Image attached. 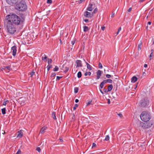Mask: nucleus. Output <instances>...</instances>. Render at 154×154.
Masks as SVG:
<instances>
[{
  "label": "nucleus",
  "mask_w": 154,
  "mask_h": 154,
  "mask_svg": "<svg viewBox=\"0 0 154 154\" xmlns=\"http://www.w3.org/2000/svg\"><path fill=\"white\" fill-rule=\"evenodd\" d=\"M5 20L16 26L22 24L23 21L19 17L14 14L7 15Z\"/></svg>",
  "instance_id": "f257e3e1"
},
{
  "label": "nucleus",
  "mask_w": 154,
  "mask_h": 154,
  "mask_svg": "<svg viewBox=\"0 0 154 154\" xmlns=\"http://www.w3.org/2000/svg\"><path fill=\"white\" fill-rule=\"evenodd\" d=\"M5 23H6V26L8 32L11 34H14L16 32V28L15 26L5 20Z\"/></svg>",
  "instance_id": "f03ea898"
},
{
  "label": "nucleus",
  "mask_w": 154,
  "mask_h": 154,
  "mask_svg": "<svg viewBox=\"0 0 154 154\" xmlns=\"http://www.w3.org/2000/svg\"><path fill=\"white\" fill-rule=\"evenodd\" d=\"M140 117L142 121L145 122L149 121L151 118V116L149 112L147 111H144L141 113Z\"/></svg>",
  "instance_id": "7ed1b4c3"
},
{
  "label": "nucleus",
  "mask_w": 154,
  "mask_h": 154,
  "mask_svg": "<svg viewBox=\"0 0 154 154\" xmlns=\"http://www.w3.org/2000/svg\"><path fill=\"white\" fill-rule=\"evenodd\" d=\"M153 122L152 121H146V122H143L140 121L139 122V126L143 129H147L151 127L153 125Z\"/></svg>",
  "instance_id": "20e7f679"
},
{
  "label": "nucleus",
  "mask_w": 154,
  "mask_h": 154,
  "mask_svg": "<svg viewBox=\"0 0 154 154\" xmlns=\"http://www.w3.org/2000/svg\"><path fill=\"white\" fill-rule=\"evenodd\" d=\"M27 6L24 1H21L16 5L17 9L20 11H24L27 9Z\"/></svg>",
  "instance_id": "39448f33"
},
{
  "label": "nucleus",
  "mask_w": 154,
  "mask_h": 154,
  "mask_svg": "<svg viewBox=\"0 0 154 154\" xmlns=\"http://www.w3.org/2000/svg\"><path fill=\"white\" fill-rule=\"evenodd\" d=\"M149 101L147 98L141 99L140 101L139 105L141 107H146L148 106L149 104Z\"/></svg>",
  "instance_id": "423d86ee"
},
{
  "label": "nucleus",
  "mask_w": 154,
  "mask_h": 154,
  "mask_svg": "<svg viewBox=\"0 0 154 154\" xmlns=\"http://www.w3.org/2000/svg\"><path fill=\"white\" fill-rule=\"evenodd\" d=\"M84 15L86 17H91L93 15V13H91L88 11H86L84 13Z\"/></svg>",
  "instance_id": "0eeeda50"
},
{
  "label": "nucleus",
  "mask_w": 154,
  "mask_h": 154,
  "mask_svg": "<svg viewBox=\"0 0 154 154\" xmlns=\"http://www.w3.org/2000/svg\"><path fill=\"white\" fill-rule=\"evenodd\" d=\"M18 0H6L7 2L9 5H12L17 2Z\"/></svg>",
  "instance_id": "6e6552de"
},
{
  "label": "nucleus",
  "mask_w": 154,
  "mask_h": 154,
  "mask_svg": "<svg viewBox=\"0 0 154 154\" xmlns=\"http://www.w3.org/2000/svg\"><path fill=\"white\" fill-rule=\"evenodd\" d=\"M11 50L12 51V55L14 56H15L16 54L17 47L14 45L11 48Z\"/></svg>",
  "instance_id": "1a4fd4ad"
},
{
  "label": "nucleus",
  "mask_w": 154,
  "mask_h": 154,
  "mask_svg": "<svg viewBox=\"0 0 154 154\" xmlns=\"http://www.w3.org/2000/svg\"><path fill=\"white\" fill-rule=\"evenodd\" d=\"M102 72V71L100 70H98L97 71L96 73L97 75L96 79H98L100 78Z\"/></svg>",
  "instance_id": "9d476101"
},
{
  "label": "nucleus",
  "mask_w": 154,
  "mask_h": 154,
  "mask_svg": "<svg viewBox=\"0 0 154 154\" xmlns=\"http://www.w3.org/2000/svg\"><path fill=\"white\" fill-rule=\"evenodd\" d=\"M76 63L77 64L76 67H82V61L79 60H77L76 61Z\"/></svg>",
  "instance_id": "9b49d317"
},
{
  "label": "nucleus",
  "mask_w": 154,
  "mask_h": 154,
  "mask_svg": "<svg viewBox=\"0 0 154 154\" xmlns=\"http://www.w3.org/2000/svg\"><path fill=\"white\" fill-rule=\"evenodd\" d=\"M47 127L45 126L42 127L40 131V133L42 134L45 132V131Z\"/></svg>",
  "instance_id": "f8f14e48"
},
{
  "label": "nucleus",
  "mask_w": 154,
  "mask_h": 154,
  "mask_svg": "<svg viewBox=\"0 0 154 154\" xmlns=\"http://www.w3.org/2000/svg\"><path fill=\"white\" fill-rule=\"evenodd\" d=\"M23 136V133L21 130H20L18 131V134L17 136V137L21 138Z\"/></svg>",
  "instance_id": "ddd939ff"
},
{
  "label": "nucleus",
  "mask_w": 154,
  "mask_h": 154,
  "mask_svg": "<svg viewBox=\"0 0 154 154\" xmlns=\"http://www.w3.org/2000/svg\"><path fill=\"white\" fill-rule=\"evenodd\" d=\"M138 79L136 76H134L131 79V82L132 83H135L137 81Z\"/></svg>",
  "instance_id": "4468645a"
},
{
  "label": "nucleus",
  "mask_w": 154,
  "mask_h": 154,
  "mask_svg": "<svg viewBox=\"0 0 154 154\" xmlns=\"http://www.w3.org/2000/svg\"><path fill=\"white\" fill-rule=\"evenodd\" d=\"M92 4H90L89 5V7L87 8V10L89 11H91L93 9L92 8Z\"/></svg>",
  "instance_id": "2eb2a0df"
},
{
  "label": "nucleus",
  "mask_w": 154,
  "mask_h": 154,
  "mask_svg": "<svg viewBox=\"0 0 154 154\" xmlns=\"http://www.w3.org/2000/svg\"><path fill=\"white\" fill-rule=\"evenodd\" d=\"M113 88V86L112 84L109 85L108 86L107 88L108 91H110L112 90Z\"/></svg>",
  "instance_id": "dca6fc26"
},
{
  "label": "nucleus",
  "mask_w": 154,
  "mask_h": 154,
  "mask_svg": "<svg viewBox=\"0 0 154 154\" xmlns=\"http://www.w3.org/2000/svg\"><path fill=\"white\" fill-rule=\"evenodd\" d=\"M85 63L86 64L87 66V68L88 69H89L90 70H92V67L87 62L85 61Z\"/></svg>",
  "instance_id": "f3484780"
},
{
  "label": "nucleus",
  "mask_w": 154,
  "mask_h": 154,
  "mask_svg": "<svg viewBox=\"0 0 154 154\" xmlns=\"http://www.w3.org/2000/svg\"><path fill=\"white\" fill-rule=\"evenodd\" d=\"M52 117L53 119L54 120H57V118H56V112H52Z\"/></svg>",
  "instance_id": "a211bd4d"
},
{
  "label": "nucleus",
  "mask_w": 154,
  "mask_h": 154,
  "mask_svg": "<svg viewBox=\"0 0 154 154\" xmlns=\"http://www.w3.org/2000/svg\"><path fill=\"white\" fill-rule=\"evenodd\" d=\"M2 69L4 70H5L7 69L9 70H10L11 69V68L10 66H4L2 68Z\"/></svg>",
  "instance_id": "6ab92c4d"
},
{
  "label": "nucleus",
  "mask_w": 154,
  "mask_h": 154,
  "mask_svg": "<svg viewBox=\"0 0 154 154\" xmlns=\"http://www.w3.org/2000/svg\"><path fill=\"white\" fill-rule=\"evenodd\" d=\"M83 28H84V31L85 32H86L89 30V28L87 26H84Z\"/></svg>",
  "instance_id": "aec40b11"
},
{
  "label": "nucleus",
  "mask_w": 154,
  "mask_h": 154,
  "mask_svg": "<svg viewBox=\"0 0 154 154\" xmlns=\"http://www.w3.org/2000/svg\"><path fill=\"white\" fill-rule=\"evenodd\" d=\"M6 109L5 108H3L2 109V114L3 115L5 114L6 113Z\"/></svg>",
  "instance_id": "412c9836"
},
{
  "label": "nucleus",
  "mask_w": 154,
  "mask_h": 154,
  "mask_svg": "<svg viewBox=\"0 0 154 154\" xmlns=\"http://www.w3.org/2000/svg\"><path fill=\"white\" fill-rule=\"evenodd\" d=\"M82 76V73L80 71L78 72L77 73V77L78 78H79Z\"/></svg>",
  "instance_id": "4be33fe9"
},
{
  "label": "nucleus",
  "mask_w": 154,
  "mask_h": 154,
  "mask_svg": "<svg viewBox=\"0 0 154 154\" xmlns=\"http://www.w3.org/2000/svg\"><path fill=\"white\" fill-rule=\"evenodd\" d=\"M91 73L90 72H86L85 74V75L86 76H87V75L90 76L91 75Z\"/></svg>",
  "instance_id": "5701e85b"
},
{
  "label": "nucleus",
  "mask_w": 154,
  "mask_h": 154,
  "mask_svg": "<svg viewBox=\"0 0 154 154\" xmlns=\"http://www.w3.org/2000/svg\"><path fill=\"white\" fill-rule=\"evenodd\" d=\"M79 88L77 87H75L74 88V92L75 93H77L78 91Z\"/></svg>",
  "instance_id": "b1692460"
},
{
  "label": "nucleus",
  "mask_w": 154,
  "mask_h": 154,
  "mask_svg": "<svg viewBox=\"0 0 154 154\" xmlns=\"http://www.w3.org/2000/svg\"><path fill=\"white\" fill-rule=\"evenodd\" d=\"M129 46H130V43H129L128 44L127 46L124 48V50L125 51H126L129 48Z\"/></svg>",
  "instance_id": "393cba45"
},
{
  "label": "nucleus",
  "mask_w": 154,
  "mask_h": 154,
  "mask_svg": "<svg viewBox=\"0 0 154 154\" xmlns=\"http://www.w3.org/2000/svg\"><path fill=\"white\" fill-rule=\"evenodd\" d=\"M58 69H59V68H58V67L57 66H56L55 67V68L54 69V71H57L58 70Z\"/></svg>",
  "instance_id": "a878e982"
},
{
  "label": "nucleus",
  "mask_w": 154,
  "mask_h": 154,
  "mask_svg": "<svg viewBox=\"0 0 154 154\" xmlns=\"http://www.w3.org/2000/svg\"><path fill=\"white\" fill-rule=\"evenodd\" d=\"M52 67V65H48L47 66V70L48 71H49V70H50V68H51Z\"/></svg>",
  "instance_id": "bb28decb"
},
{
  "label": "nucleus",
  "mask_w": 154,
  "mask_h": 154,
  "mask_svg": "<svg viewBox=\"0 0 154 154\" xmlns=\"http://www.w3.org/2000/svg\"><path fill=\"white\" fill-rule=\"evenodd\" d=\"M69 69V67H65V69L63 70V72H67Z\"/></svg>",
  "instance_id": "cd10ccee"
},
{
  "label": "nucleus",
  "mask_w": 154,
  "mask_h": 154,
  "mask_svg": "<svg viewBox=\"0 0 154 154\" xmlns=\"http://www.w3.org/2000/svg\"><path fill=\"white\" fill-rule=\"evenodd\" d=\"M104 84L102 82H101L100 84V85L99 86L100 88H103L104 86Z\"/></svg>",
  "instance_id": "c85d7f7f"
},
{
  "label": "nucleus",
  "mask_w": 154,
  "mask_h": 154,
  "mask_svg": "<svg viewBox=\"0 0 154 154\" xmlns=\"http://www.w3.org/2000/svg\"><path fill=\"white\" fill-rule=\"evenodd\" d=\"M78 105L77 104H75L74 106V107H73V110H75L76 108L78 107Z\"/></svg>",
  "instance_id": "c756f323"
},
{
  "label": "nucleus",
  "mask_w": 154,
  "mask_h": 154,
  "mask_svg": "<svg viewBox=\"0 0 154 154\" xmlns=\"http://www.w3.org/2000/svg\"><path fill=\"white\" fill-rule=\"evenodd\" d=\"M106 81H107V82L111 83L112 82V80L111 79H107L106 80Z\"/></svg>",
  "instance_id": "7c9ffc66"
},
{
  "label": "nucleus",
  "mask_w": 154,
  "mask_h": 154,
  "mask_svg": "<svg viewBox=\"0 0 154 154\" xmlns=\"http://www.w3.org/2000/svg\"><path fill=\"white\" fill-rule=\"evenodd\" d=\"M98 67L99 68H102L103 67L102 65L100 62H99L98 63Z\"/></svg>",
  "instance_id": "2f4dec72"
},
{
  "label": "nucleus",
  "mask_w": 154,
  "mask_h": 154,
  "mask_svg": "<svg viewBox=\"0 0 154 154\" xmlns=\"http://www.w3.org/2000/svg\"><path fill=\"white\" fill-rule=\"evenodd\" d=\"M109 137L108 135H106L105 138V140L106 141H108L109 140Z\"/></svg>",
  "instance_id": "473e14b6"
},
{
  "label": "nucleus",
  "mask_w": 154,
  "mask_h": 154,
  "mask_svg": "<svg viewBox=\"0 0 154 154\" xmlns=\"http://www.w3.org/2000/svg\"><path fill=\"white\" fill-rule=\"evenodd\" d=\"M52 63V60L51 59H48V65H50V64Z\"/></svg>",
  "instance_id": "72a5a7b5"
},
{
  "label": "nucleus",
  "mask_w": 154,
  "mask_h": 154,
  "mask_svg": "<svg viewBox=\"0 0 154 154\" xmlns=\"http://www.w3.org/2000/svg\"><path fill=\"white\" fill-rule=\"evenodd\" d=\"M153 57V53H152V52L150 54L149 56V60H150L151 59V57Z\"/></svg>",
  "instance_id": "f704fd0d"
},
{
  "label": "nucleus",
  "mask_w": 154,
  "mask_h": 154,
  "mask_svg": "<svg viewBox=\"0 0 154 154\" xmlns=\"http://www.w3.org/2000/svg\"><path fill=\"white\" fill-rule=\"evenodd\" d=\"M97 11H98V9H97V8H95L93 12H92V13H93H93L96 14L97 12Z\"/></svg>",
  "instance_id": "c9c22d12"
},
{
  "label": "nucleus",
  "mask_w": 154,
  "mask_h": 154,
  "mask_svg": "<svg viewBox=\"0 0 154 154\" xmlns=\"http://www.w3.org/2000/svg\"><path fill=\"white\" fill-rule=\"evenodd\" d=\"M36 150L39 152H40L41 151V149L40 147H37L36 148Z\"/></svg>",
  "instance_id": "e433bc0d"
},
{
  "label": "nucleus",
  "mask_w": 154,
  "mask_h": 154,
  "mask_svg": "<svg viewBox=\"0 0 154 154\" xmlns=\"http://www.w3.org/2000/svg\"><path fill=\"white\" fill-rule=\"evenodd\" d=\"M52 0H47V3L48 4H51L52 3Z\"/></svg>",
  "instance_id": "4c0bfd02"
},
{
  "label": "nucleus",
  "mask_w": 154,
  "mask_h": 154,
  "mask_svg": "<svg viewBox=\"0 0 154 154\" xmlns=\"http://www.w3.org/2000/svg\"><path fill=\"white\" fill-rule=\"evenodd\" d=\"M35 73V72L33 70L31 72L30 75H31V76L32 77L33 75Z\"/></svg>",
  "instance_id": "58836bf2"
},
{
  "label": "nucleus",
  "mask_w": 154,
  "mask_h": 154,
  "mask_svg": "<svg viewBox=\"0 0 154 154\" xmlns=\"http://www.w3.org/2000/svg\"><path fill=\"white\" fill-rule=\"evenodd\" d=\"M141 43L138 45V50H140L141 49Z\"/></svg>",
  "instance_id": "ea45409f"
},
{
  "label": "nucleus",
  "mask_w": 154,
  "mask_h": 154,
  "mask_svg": "<svg viewBox=\"0 0 154 154\" xmlns=\"http://www.w3.org/2000/svg\"><path fill=\"white\" fill-rule=\"evenodd\" d=\"M56 75V74L55 73H52L51 75V77H55Z\"/></svg>",
  "instance_id": "a19ab883"
},
{
  "label": "nucleus",
  "mask_w": 154,
  "mask_h": 154,
  "mask_svg": "<svg viewBox=\"0 0 154 154\" xmlns=\"http://www.w3.org/2000/svg\"><path fill=\"white\" fill-rule=\"evenodd\" d=\"M45 55V57H43L42 58V60H46L47 58V57L45 55Z\"/></svg>",
  "instance_id": "79ce46f5"
},
{
  "label": "nucleus",
  "mask_w": 154,
  "mask_h": 154,
  "mask_svg": "<svg viewBox=\"0 0 154 154\" xmlns=\"http://www.w3.org/2000/svg\"><path fill=\"white\" fill-rule=\"evenodd\" d=\"M21 151L20 149H19L16 154H21Z\"/></svg>",
  "instance_id": "37998d69"
},
{
  "label": "nucleus",
  "mask_w": 154,
  "mask_h": 154,
  "mask_svg": "<svg viewBox=\"0 0 154 154\" xmlns=\"http://www.w3.org/2000/svg\"><path fill=\"white\" fill-rule=\"evenodd\" d=\"M106 77L108 78H109L111 76V75H109V74H106Z\"/></svg>",
  "instance_id": "c03bdc74"
},
{
  "label": "nucleus",
  "mask_w": 154,
  "mask_h": 154,
  "mask_svg": "<svg viewBox=\"0 0 154 154\" xmlns=\"http://www.w3.org/2000/svg\"><path fill=\"white\" fill-rule=\"evenodd\" d=\"M103 90H104V92L105 93H107L109 92V91H108V89H107L104 88Z\"/></svg>",
  "instance_id": "a18cd8bd"
},
{
  "label": "nucleus",
  "mask_w": 154,
  "mask_h": 154,
  "mask_svg": "<svg viewBox=\"0 0 154 154\" xmlns=\"http://www.w3.org/2000/svg\"><path fill=\"white\" fill-rule=\"evenodd\" d=\"M114 14H115V13L114 12V11H112V14H111V17L112 18L114 17Z\"/></svg>",
  "instance_id": "49530a36"
},
{
  "label": "nucleus",
  "mask_w": 154,
  "mask_h": 154,
  "mask_svg": "<svg viewBox=\"0 0 154 154\" xmlns=\"http://www.w3.org/2000/svg\"><path fill=\"white\" fill-rule=\"evenodd\" d=\"M62 76H57V80H59L61 78H62Z\"/></svg>",
  "instance_id": "de8ad7c7"
},
{
  "label": "nucleus",
  "mask_w": 154,
  "mask_h": 154,
  "mask_svg": "<svg viewBox=\"0 0 154 154\" xmlns=\"http://www.w3.org/2000/svg\"><path fill=\"white\" fill-rule=\"evenodd\" d=\"M91 103H92V100H91L90 101H88L87 103V105L88 106L89 105H90V104H92Z\"/></svg>",
  "instance_id": "09e8293b"
},
{
  "label": "nucleus",
  "mask_w": 154,
  "mask_h": 154,
  "mask_svg": "<svg viewBox=\"0 0 154 154\" xmlns=\"http://www.w3.org/2000/svg\"><path fill=\"white\" fill-rule=\"evenodd\" d=\"M96 146H97L96 144L95 143H93L92 144V148H93V147H95Z\"/></svg>",
  "instance_id": "8fccbe9b"
},
{
  "label": "nucleus",
  "mask_w": 154,
  "mask_h": 154,
  "mask_svg": "<svg viewBox=\"0 0 154 154\" xmlns=\"http://www.w3.org/2000/svg\"><path fill=\"white\" fill-rule=\"evenodd\" d=\"M101 82H102L104 84H105L107 82V81H106V80H103Z\"/></svg>",
  "instance_id": "3c124183"
},
{
  "label": "nucleus",
  "mask_w": 154,
  "mask_h": 154,
  "mask_svg": "<svg viewBox=\"0 0 154 154\" xmlns=\"http://www.w3.org/2000/svg\"><path fill=\"white\" fill-rule=\"evenodd\" d=\"M85 0H80L79 1V4H81L82 3V2H84L85 1Z\"/></svg>",
  "instance_id": "603ef678"
},
{
  "label": "nucleus",
  "mask_w": 154,
  "mask_h": 154,
  "mask_svg": "<svg viewBox=\"0 0 154 154\" xmlns=\"http://www.w3.org/2000/svg\"><path fill=\"white\" fill-rule=\"evenodd\" d=\"M117 114L120 118H121L122 116V114L121 113L118 114Z\"/></svg>",
  "instance_id": "864d4df0"
},
{
  "label": "nucleus",
  "mask_w": 154,
  "mask_h": 154,
  "mask_svg": "<svg viewBox=\"0 0 154 154\" xmlns=\"http://www.w3.org/2000/svg\"><path fill=\"white\" fill-rule=\"evenodd\" d=\"M152 44L153 45L154 44V37L152 38Z\"/></svg>",
  "instance_id": "5fc2aeb1"
},
{
  "label": "nucleus",
  "mask_w": 154,
  "mask_h": 154,
  "mask_svg": "<svg viewBox=\"0 0 154 154\" xmlns=\"http://www.w3.org/2000/svg\"><path fill=\"white\" fill-rule=\"evenodd\" d=\"M131 9H132V8H130L128 9V12H130L131 11Z\"/></svg>",
  "instance_id": "6e6d98bb"
},
{
  "label": "nucleus",
  "mask_w": 154,
  "mask_h": 154,
  "mask_svg": "<svg viewBox=\"0 0 154 154\" xmlns=\"http://www.w3.org/2000/svg\"><path fill=\"white\" fill-rule=\"evenodd\" d=\"M84 21L86 23L88 22V19H85L84 20Z\"/></svg>",
  "instance_id": "4d7b16f0"
},
{
  "label": "nucleus",
  "mask_w": 154,
  "mask_h": 154,
  "mask_svg": "<svg viewBox=\"0 0 154 154\" xmlns=\"http://www.w3.org/2000/svg\"><path fill=\"white\" fill-rule=\"evenodd\" d=\"M110 103V99H108L107 100V103L109 104Z\"/></svg>",
  "instance_id": "13d9d810"
},
{
  "label": "nucleus",
  "mask_w": 154,
  "mask_h": 154,
  "mask_svg": "<svg viewBox=\"0 0 154 154\" xmlns=\"http://www.w3.org/2000/svg\"><path fill=\"white\" fill-rule=\"evenodd\" d=\"M105 26H103L101 27V29L103 30H104L105 29Z\"/></svg>",
  "instance_id": "bf43d9fd"
},
{
  "label": "nucleus",
  "mask_w": 154,
  "mask_h": 154,
  "mask_svg": "<svg viewBox=\"0 0 154 154\" xmlns=\"http://www.w3.org/2000/svg\"><path fill=\"white\" fill-rule=\"evenodd\" d=\"M79 101V100L78 99H76L75 100V103H77Z\"/></svg>",
  "instance_id": "052dcab7"
},
{
  "label": "nucleus",
  "mask_w": 154,
  "mask_h": 154,
  "mask_svg": "<svg viewBox=\"0 0 154 154\" xmlns=\"http://www.w3.org/2000/svg\"><path fill=\"white\" fill-rule=\"evenodd\" d=\"M6 104V103L5 101H4L3 103V105H5Z\"/></svg>",
  "instance_id": "680f3d73"
},
{
  "label": "nucleus",
  "mask_w": 154,
  "mask_h": 154,
  "mask_svg": "<svg viewBox=\"0 0 154 154\" xmlns=\"http://www.w3.org/2000/svg\"><path fill=\"white\" fill-rule=\"evenodd\" d=\"M100 92L103 94V92L101 90V89H100Z\"/></svg>",
  "instance_id": "e2e57ef3"
},
{
  "label": "nucleus",
  "mask_w": 154,
  "mask_h": 154,
  "mask_svg": "<svg viewBox=\"0 0 154 154\" xmlns=\"http://www.w3.org/2000/svg\"><path fill=\"white\" fill-rule=\"evenodd\" d=\"M152 11H153V10H152H152H151L150 11H149V14H152Z\"/></svg>",
  "instance_id": "0e129e2a"
},
{
  "label": "nucleus",
  "mask_w": 154,
  "mask_h": 154,
  "mask_svg": "<svg viewBox=\"0 0 154 154\" xmlns=\"http://www.w3.org/2000/svg\"><path fill=\"white\" fill-rule=\"evenodd\" d=\"M60 140L61 142H63V140L62 139L60 138Z\"/></svg>",
  "instance_id": "69168bd1"
},
{
  "label": "nucleus",
  "mask_w": 154,
  "mask_h": 154,
  "mask_svg": "<svg viewBox=\"0 0 154 154\" xmlns=\"http://www.w3.org/2000/svg\"><path fill=\"white\" fill-rule=\"evenodd\" d=\"M144 67L146 68L147 67V65L146 64H145L144 65Z\"/></svg>",
  "instance_id": "338daca9"
},
{
  "label": "nucleus",
  "mask_w": 154,
  "mask_h": 154,
  "mask_svg": "<svg viewBox=\"0 0 154 154\" xmlns=\"http://www.w3.org/2000/svg\"><path fill=\"white\" fill-rule=\"evenodd\" d=\"M151 22L150 21H149L148 23V25H151Z\"/></svg>",
  "instance_id": "774afa93"
}]
</instances>
